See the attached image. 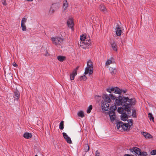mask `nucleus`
<instances>
[{
  "instance_id": "f257e3e1",
  "label": "nucleus",
  "mask_w": 156,
  "mask_h": 156,
  "mask_svg": "<svg viewBox=\"0 0 156 156\" xmlns=\"http://www.w3.org/2000/svg\"><path fill=\"white\" fill-rule=\"evenodd\" d=\"M136 101L134 98L129 99L128 97L122 98L119 96L116 99L115 104L117 106L121 105L125 109V111L129 115L131 112V108L132 105H134Z\"/></svg>"
},
{
  "instance_id": "f03ea898",
  "label": "nucleus",
  "mask_w": 156,
  "mask_h": 156,
  "mask_svg": "<svg viewBox=\"0 0 156 156\" xmlns=\"http://www.w3.org/2000/svg\"><path fill=\"white\" fill-rule=\"evenodd\" d=\"M64 38L62 36H57L51 37L53 44L57 46H61L64 41Z\"/></svg>"
},
{
  "instance_id": "7ed1b4c3",
  "label": "nucleus",
  "mask_w": 156,
  "mask_h": 156,
  "mask_svg": "<svg viewBox=\"0 0 156 156\" xmlns=\"http://www.w3.org/2000/svg\"><path fill=\"white\" fill-rule=\"evenodd\" d=\"M93 62L90 60H88L87 62V67L85 69L84 74L86 75L88 73L90 75L93 73Z\"/></svg>"
},
{
  "instance_id": "20e7f679",
  "label": "nucleus",
  "mask_w": 156,
  "mask_h": 156,
  "mask_svg": "<svg viewBox=\"0 0 156 156\" xmlns=\"http://www.w3.org/2000/svg\"><path fill=\"white\" fill-rule=\"evenodd\" d=\"M89 38L88 37H87L85 35L82 34L80 36V40L82 42V43L86 45V47H88L90 45Z\"/></svg>"
},
{
  "instance_id": "39448f33",
  "label": "nucleus",
  "mask_w": 156,
  "mask_h": 156,
  "mask_svg": "<svg viewBox=\"0 0 156 156\" xmlns=\"http://www.w3.org/2000/svg\"><path fill=\"white\" fill-rule=\"evenodd\" d=\"M114 27L115 30L116 35L118 36H120L121 35L122 33V28L118 23L115 24L114 26Z\"/></svg>"
},
{
  "instance_id": "423d86ee",
  "label": "nucleus",
  "mask_w": 156,
  "mask_h": 156,
  "mask_svg": "<svg viewBox=\"0 0 156 156\" xmlns=\"http://www.w3.org/2000/svg\"><path fill=\"white\" fill-rule=\"evenodd\" d=\"M107 90L110 93L111 91H114L115 93L119 94H120L122 92V90H120L119 88L117 87L112 88L110 89H108Z\"/></svg>"
},
{
  "instance_id": "0eeeda50",
  "label": "nucleus",
  "mask_w": 156,
  "mask_h": 156,
  "mask_svg": "<svg viewBox=\"0 0 156 156\" xmlns=\"http://www.w3.org/2000/svg\"><path fill=\"white\" fill-rule=\"evenodd\" d=\"M109 103L106 102H102L101 107L102 110L103 111H107L109 109Z\"/></svg>"
},
{
  "instance_id": "6e6552de",
  "label": "nucleus",
  "mask_w": 156,
  "mask_h": 156,
  "mask_svg": "<svg viewBox=\"0 0 156 156\" xmlns=\"http://www.w3.org/2000/svg\"><path fill=\"white\" fill-rule=\"evenodd\" d=\"M131 151L136 156H139L141 153V150L139 148L136 147L131 149Z\"/></svg>"
},
{
  "instance_id": "1a4fd4ad",
  "label": "nucleus",
  "mask_w": 156,
  "mask_h": 156,
  "mask_svg": "<svg viewBox=\"0 0 156 156\" xmlns=\"http://www.w3.org/2000/svg\"><path fill=\"white\" fill-rule=\"evenodd\" d=\"M67 23L68 26L72 30H73L74 23L73 19L72 18H69L67 21Z\"/></svg>"
},
{
  "instance_id": "9d476101",
  "label": "nucleus",
  "mask_w": 156,
  "mask_h": 156,
  "mask_svg": "<svg viewBox=\"0 0 156 156\" xmlns=\"http://www.w3.org/2000/svg\"><path fill=\"white\" fill-rule=\"evenodd\" d=\"M69 5V2L67 1H64L63 4V11L64 12H66V10Z\"/></svg>"
},
{
  "instance_id": "9b49d317",
  "label": "nucleus",
  "mask_w": 156,
  "mask_h": 156,
  "mask_svg": "<svg viewBox=\"0 0 156 156\" xmlns=\"http://www.w3.org/2000/svg\"><path fill=\"white\" fill-rule=\"evenodd\" d=\"M109 115L111 121H114L116 118L115 113L113 112V111H109Z\"/></svg>"
},
{
  "instance_id": "f8f14e48",
  "label": "nucleus",
  "mask_w": 156,
  "mask_h": 156,
  "mask_svg": "<svg viewBox=\"0 0 156 156\" xmlns=\"http://www.w3.org/2000/svg\"><path fill=\"white\" fill-rule=\"evenodd\" d=\"M103 98L104 101L102 102H106L108 103H110L111 102V101L108 95L104 94L103 96Z\"/></svg>"
},
{
  "instance_id": "ddd939ff",
  "label": "nucleus",
  "mask_w": 156,
  "mask_h": 156,
  "mask_svg": "<svg viewBox=\"0 0 156 156\" xmlns=\"http://www.w3.org/2000/svg\"><path fill=\"white\" fill-rule=\"evenodd\" d=\"M64 137L66 140L67 142L69 144L72 143V141L70 138L67 135L66 133H62Z\"/></svg>"
},
{
  "instance_id": "4468645a",
  "label": "nucleus",
  "mask_w": 156,
  "mask_h": 156,
  "mask_svg": "<svg viewBox=\"0 0 156 156\" xmlns=\"http://www.w3.org/2000/svg\"><path fill=\"white\" fill-rule=\"evenodd\" d=\"M141 134L146 138L149 139L152 138V136L150 134L147 133L141 132Z\"/></svg>"
},
{
  "instance_id": "2eb2a0df",
  "label": "nucleus",
  "mask_w": 156,
  "mask_h": 156,
  "mask_svg": "<svg viewBox=\"0 0 156 156\" xmlns=\"http://www.w3.org/2000/svg\"><path fill=\"white\" fill-rule=\"evenodd\" d=\"M99 8L101 11L104 13H106L107 12V9L103 5H100Z\"/></svg>"
},
{
  "instance_id": "dca6fc26",
  "label": "nucleus",
  "mask_w": 156,
  "mask_h": 156,
  "mask_svg": "<svg viewBox=\"0 0 156 156\" xmlns=\"http://www.w3.org/2000/svg\"><path fill=\"white\" fill-rule=\"evenodd\" d=\"M111 45L113 50L115 51H117V48L116 43L113 41L111 43Z\"/></svg>"
},
{
  "instance_id": "f3484780",
  "label": "nucleus",
  "mask_w": 156,
  "mask_h": 156,
  "mask_svg": "<svg viewBox=\"0 0 156 156\" xmlns=\"http://www.w3.org/2000/svg\"><path fill=\"white\" fill-rule=\"evenodd\" d=\"M77 74V72H76V70H73V72L72 73L70 74V78L71 80H73L74 79L75 76Z\"/></svg>"
},
{
  "instance_id": "a211bd4d",
  "label": "nucleus",
  "mask_w": 156,
  "mask_h": 156,
  "mask_svg": "<svg viewBox=\"0 0 156 156\" xmlns=\"http://www.w3.org/2000/svg\"><path fill=\"white\" fill-rule=\"evenodd\" d=\"M129 126L128 123H123L122 129L124 130L127 131L129 130Z\"/></svg>"
},
{
  "instance_id": "6ab92c4d",
  "label": "nucleus",
  "mask_w": 156,
  "mask_h": 156,
  "mask_svg": "<svg viewBox=\"0 0 156 156\" xmlns=\"http://www.w3.org/2000/svg\"><path fill=\"white\" fill-rule=\"evenodd\" d=\"M59 6L60 4L59 3H55L53 4L51 7L56 10L59 9Z\"/></svg>"
},
{
  "instance_id": "aec40b11",
  "label": "nucleus",
  "mask_w": 156,
  "mask_h": 156,
  "mask_svg": "<svg viewBox=\"0 0 156 156\" xmlns=\"http://www.w3.org/2000/svg\"><path fill=\"white\" fill-rule=\"evenodd\" d=\"M127 119V115L126 113H123L121 115V119L123 121H125Z\"/></svg>"
},
{
  "instance_id": "412c9836",
  "label": "nucleus",
  "mask_w": 156,
  "mask_h": 156,
  "mask_svg": "<svg viewBox=\"0 0 156 156\" xmlns=\"http://www.w3.org/2000/svg\"><path fill=\"white\" fill-rule=\"evenodd\" d=\"M32 136L31 133H26L23 134V137L26 139H29Z\"/></svg>"
},
{
  "instance_id": "4be33fe9",
  "label": "nucleus",
  "mask_w": 156,
  "mask_h": 156,
  "mask_svg": "<svg viewBox=\"0 0 156 156\" xmlns=\"http://www.w3.org/2000/svg\"><path fill=\"white\" fill-rule=\"evenodd\" d=\"M20 96V93L17 90V91L14 92V98L16 99H18Z\"/></svg>"
},
{
  "instance_id": "5701e85b",
  "label": "nucleus",
  "mask_w": 156,
  "mask_h": 156,
  "mask_svg": "<svg viewBox=\"0 0 156 156\" xmlns=\"http://www.w3.org/2000/svg\"><path fill=\"white\" fill-rule=\"evenodd\" d=\"M109 70L112 75H115L116 74V70L115 68L110 67L109 68Z\"/></svg>"
},
{
  "instance_id": "b1692460",
  "label": "nucleus",
  "mask_w": 156,
  "mask_h": 156,
  "mask_svg": "<svg viewBox=\"0 0 156 156\" xmlns=\"http://www.w3.org/2000/svg\"><path fill=\"white\" fill-rule=\"evenodd\" d=\"M58 59L60 62H63L66 59V57L63 56H58L57 57Z\"/></svg>"
},
{
  "instance_id": "393cba45",
  "label": "nucleus",
  "mask_w": 156,
  "mask_h": 156,
  "mask_svg": "<svg viewBox=\"0 0 156 156\" xmlns=\"http://www.w3.org/2000/svg\"><path fill=\"white\" fill-rule=\"evenodd\" d=\"M123 123L122 122H118L116 125L117 128L118 129H119L120 128H122V125Z\"/></svg>"
},
{
  "instance_id": "a878e982",
  "label": "nucleus",
  "mask_w": 156,
  "mask_h": 156,
  "mask_svg": "<svg viewBox=\"0 0 156 156\" xmlns=\"http://www.w3.org/2000/svg\"><path fill=\"white\" fill-rule=\"evenodd\" d=\"M113 62L110 59H108L106 62L105 64V66H108L110 64L112 63Z\"/></svg>"
},
{
  "instance_id": "bb28decb",
  "label": "nucleus",
  "mask_w": 156,
  "mask_h": 156,
  "mask_svg": "<svg viewBox=\"0 0 156 156\" xmlns=\"http://www.w3.org/2000/svg\"><path fill=\"white\" fill-rule=\"evenodd\" d=\"M55 11L56 10L55 9L51 7L49 11V14L50 15H52Z\"/></svg>"
},
{
  "instance_id": "cd10ccee",
  "label": "nucleus",
  "mask_w": 156,
  "mask_h": 156,
  "mask_svg": "<svg viewBox=\"0 0 156 156\" xmlns=\"http://www.w3.org/2000/svg\"><path fill=\"white\" fill-rule=\"evenodd\" d=\"M125 110L123 107H119L118 109V112L120 113H122L123 112V110Z\"/></svg>"
},
{
  "instance_id": "c85d7f7f",
  "label": "nucleus",
  "mask_w": 156,
  "mask_h": 156,
  "mask_svg": "<svg viewBox=\"0 0 156 156\" xmlns=\"http://www.w3.org/2000/svg\"><path fill=\"white\" fill-rule=\"evenodd\" d=\"M116 105H114L113 106H112L110 107L111 111H113V112H115L114 111L116 110L117 108Z\"/></svg>"
},
{
  "instance_id": "c756f323",
  "label": "nucleus",
  "mask_w": 156,
  "mask_h": 156,
  "mask_svg": "<svg viewBox=\"0 0 156 156\" xmlns=\"http://www.w3.org/2000/svg\"><path fill=\"white\" fill-rule=\"evenodd\" d=\"M92 109V106L90 105L87 108V113H89L91 112V111Z\"/></svg>"
},
{
  "instance_id": "7c9ffc66",
  "label": "nucleus",
  "mask_w": 156,
  "mask_h": 156,
  "mask_svg": "<svg viewBox=\"0 0 156 156\" xmlns=\"http://www.w3.org/2000/svg\"><path fill=\"white\" fill-rule=\"evenodd\" d=\"M59 128L60 129H63L64 128V122L62 121L60 123Z\"/></svg>"
},
{
  "instance_id": "2f4dec72",
  "label": "nucleus",
  "mask_w": 156,
  "mask_h": 156,
  "mask_svg": "<svg viewBox=\"0 0 156 156\" xmlns=\"http://www.w3.org/2000/svg\"><path fill=\"white\" fill-rule=\"evenodd\" d=\"M78 114L79 116L81 117L82 118L84 116L83 112V111H80L78 113Z\"/></svg>"
},
{
  "instance_id": "473e14b6",
  "label": "nucleus",
  "mask_w": 156,
  "mask_h": 156,
  "mask_svg": "<svg viewBox=\"0 0 156 156\" xmlns=\"http://www.w3.org/2000/svg\"><path fill=\"white\" fill-rule=\"evenodd\" d=\"M27 20V19L25 17L23 18L21 21V24H25Z\"/></svg>"
},
{
  "instance_id": "72a5a7b5",
  "label": "nucleus",
  "mask_w": 156,
  "mask_h": 156,
  "mask_svg": "<svg viewBox=\"0 0 156 156\" xmlns=\"http://www.w3.org/2000/svg\"><path fill=\"white\" fill-rule=\"evenodd\" d=\"M128 125L129 126V128L132 125H133V121L132 119L131 120H128Z\"/></svg>"
},
{
  "instance_id": "f704fd0d",
  "label": "nucleus",
  "mask_w": 156,
  "mask_h": 156,
  "mask_svg": "<svg viewBox=\"0 0 156 156\" xmlns=\"http://www.w3.org/2000/svg\"><path fill=\"white\" fill-rule=\"evenodd\" d=\"M89 150V147L88 144H87L85 145V148L84 151L85 152H87Z\"/></svg>"
},
{
  "instance_id": "c9c22d12",
  "label": "nucleus",
  "mask_w": 156,
  "mask_h": 156,
  "mask_svg": "<svg viewBox=\"0 0 156 156\" xmlns=\"http://www.w3.org/2000/svg\"><path fill=\"white\" fill-rule=\"evenodd\" d=\"M21 27L23 31H26V27L25 24H21Z\"/></svg>"
},
{
  "instance_id": "e433bc0d",
  "label": "nucleus",
  "mask_w": 156,
  "mask_h": 156,
  "mask_svg": "<svg viewBox=\"0 0 156 156\" xmlns=\"http://www.w3.org/2000/svg\"><path fill=\"white\" fill-rule=\"evenodd\" d=\"M132 115L133 117H136V112L134 110H133L132 112Z\"/></svg>"
},
{
  "instance_id": "4c0bfd02",
  "label": "nucleus",
  "mask_w": 156,
  "mask_h": 156,
  "mask_svg": "<svg viewBox=\"0 0 156 156\" xmlns=\"http://www.w3.org/2000/svg\"><path fill=\"white\" fill-rule=\"evenodd\" d=\"M101 154L100 152L98 151L97 150L96 151L95 156H99Z\"/></svg>"
},
{
  "instance_id": "58836bf2",
  "label": "nucleus",
  "mask_w": 156,
  "mask_h": 156,
  "mask_svg": "<svg viewBox=\"0 0 156 156\" xmlns=\"http://www.w3.org/2000/svg\"><path fill=\"white\" fill-rule=\"evenodd\" d=\"M151 154L152 155H154L156 154V150H152L151 151Z\"/></svg>"
},
{
  "instance_id": "ea45409f",
  "label": "nucleus",
  "mask_w": 156,
  "mask_h": 156,
  "mask_svg": "<svg viewBox=\"0 0 156 156\" xmlns=\"http://www.w3.org/2000/svg\"><path fill=\"white\" fill-rule=\"evenodd\" d=\"M147 154V153L146 152H141L140 154L139 155L140 156H146Z\"/></svg>"
},
{
  "instance_id": "a19ab883",
  "label": "nucleus",
  "mask_w": 156,
  "mask_h": 156,
  "mask_svg": "<svg viewBox=\"0 0 156 156\" xmlns=\"http://www.w3.org/2000/svg\"><path fill=\"white\" fill-rule=\"evenodd\" d=\"M81 77L82 78V79L84 80H86L87 79V77L85 75H84L82 76Z\"/></svg>"
},
{
  "instance_id": "79ce46f5",
  "label": "nucleus",
  "mask_w": 156,
  "mask_h": 156,
  "mask_svg": "<svg viewBox=\"0 0 156 156\" xmlns=\"http://www.w3.org/2000/svg\"><path fill=\"white\" fill-rule=\"evenodd\" d=\"M110 96L112 100H114L116 98V97L113 96L112 94H110Z\"/></svg>"
},
{
  "instance_id": "37998d69",
  "label": "nucleus",
  "mask_w": 156,
  "mask_h": 156,
  "mask_svg": "<svg viewBox=\"0 0 156 156\" xmlns=\"http://www.w3.org/2000/svg\"><path fill=\"white\" fill-rule=\"evenodd\" d=\"M2 3L3 5H6L7 4L6 1H2Z\"/></svg>"
},
{
  "instance_id": "c03bdc74",
  "label": "nucleus",
  "mask_w": 156,
  "mask_h": 156,
  "mask_svg": "<svg viewBox=\"0 0 156 156\" xmlns=\"http://www.w3.org/2000/svg\"><path fill=\"white\" fill-rule=\"evenodd\" d=\"M152 114L150 113H148V117L150 119L151 117H152Z\"/></svg>"
},
{
  "instance_id": "a18cd8bd",
  "label": "nucleus",
  "mask_w": 156,
  "mask_h": 156,
  "mask_svg": "<svg viewBox=\"0 0 156 156\" xmlns=\"http://www.w3.org/2000/svg\"><path fill=\"white\" fill-rule=\"evenodd\" d=\"M150 119L151 121L152 120L153 122H154V118L153 116L151 117Z\"/></svg>"
},
{
  "instance_id": "49530a36",
  "label": "nucleus",
  "mask_w": 156,
  "mask_h": 156,
  "mask_svg": "<svg viewBox=\"0 0 156 156\" xmlns=\"http://www.w3.org/2000/svg\"><path fill=\"white\" fill-rule=\"evenodd\" d=\"M13 66H15V67H16L17 66V64H16V63L15 62H14V63H13Z\"/></svg>"
},
{
  "instance_id": "de8ad7c7",
  "label": "nucleus",
  "mask_w": 156,
  "mask_h": 156,
  "mask_svg": "<svg viewBox=\"0 0 156 156\" xmlns=\"http://www.w3.org/2000/svg\"><path fill=\"white\" fill-rule=\"evenodd\" d=\"M122 90V92H123V93H126V90Z\"/></svg>"
},
{
  "instance_id": "09e8293b",
  "label": "nucleus",
  "mask_w": 156,
  "mask_h": 156,
  "mask_svg": "<svg viewBox=\"0 0 156 156\" xmlns=\"http://www.w3.org/2000/svg\"><path fill=\"white\" fill-rule=\"evenodd\" d=\"M78 68H79V67L78 66H77L76 67V69L74 70H76V72H77V70L78 69Z\"/></svg>"
},
{
  "instance_id": "8fccbe9b",
  "label": "nucleus",
  "mask_w": 156,
  "mask_h": 156,
  "mask_svg": "<svg viewBox=\"0 0 156 156\" xmlns=\"http://www.w3.org/2000/svg\"><path fill=\"white\" fill-rule=\"evenodd\" d=\"M124 156H131L130 155L128 154H125Z\"/></svg>"
},
{
  "instance_id": "3c124183",
  "label": "nucleus",
  "mask_w": 156,
  "mask_h": 156,
  "mask_svg": "<svg viewBox=\"0 0 156 156\" xmlns=\"http://www.w3.org/2000/svg\"><path fill=\"white\" fill-rule=\"evenodd\" d=\"M46 53H47L46 54H48V53L47 52Z\"/></svg>"
},
{
  "instance_id": "603ef678",
  "label": "nucleus",
  "mask_w": 156,
  "mask_h": 156,
  "mask_svg": "<svg viewBox=\"0 0 156 156\" xmlns=\"http://www.w3.org/2000/svg\"><path fill=\"white\" fill-rule=\"evenodd\" d=\"M45 55H46V56L47 55V54Z\"/></svg>"
},
{
  "instance_id": "864d4df0",
  "label": "nucleus",
  "mask_w": 156,
  "mask_h": 156,
  "mask_svg": "<svg viewBox=\"0 0 156 156\" xmlns=\"http://www.w3.org/2000/svg\"><path fill=\"white\" fill-rule=\"evenodd\" d=\"M35 156H38L37 155H35Z\"/></svg>"
}]
</instances>
